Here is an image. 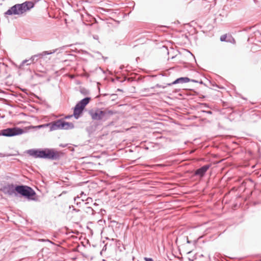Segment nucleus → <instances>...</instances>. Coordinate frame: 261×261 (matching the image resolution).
<instances>
[{
	"mask_svg": "<svg viewBox=\"0 0 261 261\" xmlns=\"http://www.w3.org/2000/svg\"><path fill=\"white\" fill-rule=\"evenodd\" d=\"M1 190L5 194L9 195L19 194L21 196L27 198L29 200L36 201L34 197L36 195L34 190L31 187L25 185H14L13 184H8L3 186Z\"/></svg>",
	"mask_w": 261,
	"mask_h": 261,
	"instance_id": "1",
	"label": "nucleus"
},
{
	"mask_svg": "<svg viewBox=\"0 0 261 261\" xmlns=\"http://www.w3.org/2000/svg\"><path fill=\"white\" fill-rule=\"evenodd\" d=\"M28 153L34 158L46 159L51 160H59L62 153L54 149L44 148L32 149L27 151Z\"/></svg>",
	"mask_w": 261,
	"mask_h": 261,
	"instance_id": "2",
	"label": "nucleus"
},
{
	"mask_svg": "<svg viewBox=\"0 0 261 261\" xmlns=\"http://www.w3.org/2000/svg\"><path fill=\"white\" fill-rule=\"evenodd\" d=\"M34 7V4L33 2L26 1L22 4L14 5L5 12L4 14L5 16L12 15H21Z\"/></svg>",
	"mask_w": 261,
	"mask_h": 261,
	"instance_id": "3",
	"label": "nucleus"
},
{
	"mask_svg": "<svg viewBox=\"0 0 261 261\" xmlns=\"http://www.w3.org/2000/svg\"><path fill=\"white\" fill-rule=\"evenodd\" d=\"M114 114V112L113 111L108 109L103 110L97 109L89 111V114L93 120L102 122L108 120Z\"/></svg>",
	"mask_w": 261,
	"mask_h": 261,
	"instance_id": "4",
	"label": "nucleus"
},
{
	"mask_svg": "<svg viewBox=\"0 0 261 261\" xmlns=\"http://www.w3.org/2000/svg\"><path fill=\"white\" fill-rule=\"evenodd\" d=\"M47 125L49 126L50 131L61 129L69 130L74 127L73 123L65 121L64 118L48 123Z\"/></svg>",
	"mask_w": 261,
	"mask_h": 261,
	"instance_id": "5",
	"label": "nucleus"
},
{
	"mask_svg": "<svg viewBox=\"0 0 261 261\" xmlns=\"http://www.w3.org/2000/svg\"><path fill=\"white\" fill-rule=\"evenodd\" d=\"M24 133V130L20 127H9L1 130L0 136L10 137L17 135H21Z\"/></svg>",
	"mask_w": 261,
	"mask_h": 261,
	"instance_id": "6",
	"label": "nucleus"
},
{
	"mask_svg": "<svg viewBox=\"0 0 261 261\" xmlns=\"http://www.w3.org/2000/svg\"><path fill=\"white\" fill-rule=\"evenodd\" d=\"M56 49L53 50V51H44L41 53L32 56L30 59L29 60L30 61V63H27V65H30L31 64L35 63L38 61L39 58H43L44 56L46 55H51L55 53Z\"/></svg>",
	"mask_w": 261,
	"mask_h": 261,
	"instance_id": "7",
	"label": "nucleus"
},
{
	"mask_svg": "<svg viewBox=\"0 0 261 261\" xmlns=\"http://www.w3.org/2000/svg\"><path fill=\"white\" fill-rule=\"evenodd\" d=\"M211 166V164H206L203 166L195 171L194 173L195 175L199 176L200 177H203L208 169L210 168Z\"/></svg>",
	"mask_w": 261,
	"mask_h": 261,
	"instance_id": "8",
	"label": "nucleus"
},
{
	"mask_svg": "<svg viewBox=\"0 0 261 261\" xmlns=\"http://www.w3.org/2000/svg\"><path fill=\"white\" fill-rule=\"evenodd\" d=\"M191 81V79L187 77H181L177 79L176 80H175L174 82H173L172 83L168 84V86H171L172 85H175L177 84H183V83H186Z\"/></svg>",
	"mask_w": 261,
	"mask_h": 261,
	"instance_id": "9",
	"label": "nucleus"
},
{
	"mask_svg": "<svg viewBox=\"0 0 261 261\" xmlns=\"http://www.w3.org/2000/svg\"><path fill=\"white\" fill-rule=\"evenodd\" d=\"M83 110L84 109L76 103L73 110V116L74 118L77 119L80 117V115L83 113Z\"/></svg>",
	"mask_w": 261,
	"mask_h": 261,
	"instance_id": "10",
	"label": "nucleus"
},
{
	"mask_svg": "<svg viewBox=\"0 0 261 261\" xmlns=\"http://www.w3.org/2000/svg\"><path fill=\"white\" fill-rule=\"evenodd\" d=\"M91 97H86L79 101L77 104L84 109L85 107L89 103Z\"/></svg>",
	"mask_w": 261,
	"mask_h": 261,
	"instance_id": "11",
	"label": "nucleus"
},
{
	"mask_svg": "<svg viewBox=\"0 0 261 261\" xmlns=\"http://www.w3.org/2000/svg\"><path fill=\"white\" fill-rule=\"evenodd\" d=\"M7 68L6 64L0 62V76H4L7 73Z\"/></svg>",
	"mask_w": 261,
	"mask_h": 261,
	"instance_id": "12",
	"label": "nucleus"
},
{
	"mask_svg": "<svg viewBox=\"0 0 261 261\" xmlns=\"http://www.w3.org/2000/svg\"><path fill=\"white\" fill-rule=\"evenodd\" d=\"M28 62H30L29 59H28V60H27V59H26V60H23V61L21 63V64H20L18 66H17V67H18L19 69H23V66H24V65L25 64H26L27 65V63H28Z\"/></svg>",
	"mask_w": 261,
	"mask_h": 261,
	"instance_id": "13",
	"label": "nucleus"
},
{
	"mask_svg": "<svg viewBox=\"0 0 261 261\" xmlns=\"http://www.w3.org/2000/svg\"><path fill=\"white\" fill-rule=\"evenodd\" d=\"M80 92L84 95L89 94V91L85 88H81L80 89Z\"/></svg>",
	"mask_w": 261,
	"mask_h": 261,
	"instance_id": "14",
	"label": "nucleus"
},
{
	"mask_svg": "<svg viewBox=\"0 0 261 261\" xmlns=\"http://www.w3.org/2000/svg\"><path fill=\"white\" fill-rule=\"evenodd\" d=\"M87 213H91L92 215H94V211L93 209L91 207H87Z\"/></svg>",
	"mask_w": 261,
	"mask_h": 261,
	"instance_id": "15",
	"label": "nucleus"
},
{
	"mask_svg": "<svg viewBox=\"0 0 261 261\" xmlns=\"http://www.w3.org/2000/svg\"><path fill=\"white\" fill-rule=\"evenodd\" d=\"M226 38H227V35H223L221 36L220 40L221 41H226Z\"/></svg>",
	"mask_w": 261,
	"mask_h": 261,
	"instance_id": "16",
	"label": "nucleus"
},
{
	"mask_svg": "<svg viewBox=\"0 0 261 261\" xmlns=\"http://www.w3.org/2000/svg\"><path fill=\"white\" fill-rule=\"evenodd\" d=\"M155 87L165 88L166 87V86H162V85H159V84H156L154 87H151V89H153V88H154Z\"/></svg>",
	"mask_w": 261,
	"mask_h": 261,
	"instance_id": "17",
	"label": "nucleus"
},
{
	"mask_svg": "<svg viewBox=\"0 0 261 261\" xmlns=\"http://www.w3.org/2000/svg\"><path fill=\"white\" fill-rule=\"evenodd\" d=\"M49 127V125H47V123H46V124H42V125H38L37 126V127H38V128H43V127Z\"/></svg>",
	"mask_w": 261,
	"mask_h": 261,
	"instance_id": "18",
	"label": "nucleus"
},
{
	"mask_svg": "<svg viewBox=\"0 0 261 261\" xmlns=\"http://www.w3.org/2000/svg\"><path fill=\"white\" fill-rule=\"evenodd\" d=\"M201 112L202 113H206L207 114H212V113H213L212 111H211L202 110Z\"/></svg>",
	"mask_w": 261,
	"mask_h": 261,
	"instance_id": "19",
	"label": "nucleus"
},
{
	"mask_svg": "<svg viewBox=\"0 0 261 261\" xmlns=\"http://www.w3.org/2000/svg\"><path fill=\"white\" fill-rule=\"evenodd\" d=\"M144 260L145 261H154L152 258L145 257Z\"/></svg>",
	"mask_w": 261,
	"mask_h": 261,
	"instance_id": "20",
	"label": "nucleus"
},
{
	"mask_svg": "<svg viewBox=\"0 0 261 261\" xmlns=\"http://www.w3.org/2000/svg\"><path fill=\"white\" fill-rule=\"evenodd\" d=\"M8 156H10V155L9 154H3L2 153H0V158Z\"/></svg>",
	"mask_w": 261,
	"mask_h": 261,
	"instance_id": "21",
	"label": "nucleus"
},
{
	"mask_svg": "<svg viewBox=\"0 0 261 261\" xmlns=\"http://www.w3.org/2000/svg\"><path fill=\"white\" fill-rule=\"evenodd\" d=\"M72 208H73V211H75V212H79V211H80V210L74 208V207H73V206H72Z\"/></svg>",
	"mask_w": 261,
	"mask_h": 261,
	"instance_id": "22",
	"label": "nucleus"
},
{
	"mask_svg": "<svg viewBox=\"0 0 261 261\" xmlns=\"http://www.w3.org/2000/svg\"><path fill=\"white\" fill-rule=\"evenodd\" d=\"M190 81L194 82V83H198V80H191Z\"/></svg>",
	"mask_w": 261,
	"mask_h": 261,
	"instance_id": "23",
	"label": "nucleus"
},
{
	"mask_svg": "<svg viewBox=\"0 0 261 261\" xmlns=\"http://www.w3.org/2000/svg\"><path fill=\"white\" fill-rule=\"evenodd\" d=\"M66 146H67V144H64V145L61 144V145H60V146H61V147H66Z\"/></svg>",
	"mask_w": 261,
	"mask_h": 261,
	"instance_id": "24",
	"label": "nucleus"
},
{
	"mask_svg": "<svg viewBox=\"0 0 261 261\" xmlns=\"http://www.w3.org/2000/svg\"><path fill=\"white\" fill-rule=\"evenodd\" d=\"M198 83H199L200 84H203V82L202 81L200 80V81H198Z\"/></svg>",
	"mask_w": 261,
	"mask_h": 261,
	"instance_id": "25",
	"label": "nucleus"
},
{
	"mask_svg": "<svg viewBox=\"0 0 261 261\" xmlns=\"http://www.w3.org/2000/svg\"><path fill=\"white\" fill-rule=\"evenodd\" d=\"M71 116H66V117H65V118H66V119H69V118H70Z\"/></svg>",
	"mask_w": 261,
	"mask_h": 261,
	"instance_id": "26",
	"label": "nucleus"
},
{
	"mask_svg": "<svg viewBox=\"0 0 261 261\" xmlns=\"http://www.w3.org/2000/svg\"><path fill=\"white\" fill-rule=\"evenodd\" d=\"M78 198H79V197L78 196H77V197H74V201H76V199H78Z\"/></svg>",
	"mask_w": 261,
	"mask_h": 261,
	"instance_id": "27",
	"label": "nucleus"
},
{
	"mask_svg": "<svg viewBox=\"0 0 261 261\" xmlns=\"http://www.w3.org/2000/svg\"><path fill=\"white\" fill-rule=\"evenodd\" d=\"M97 37H98L97 36H96V37H95V36H94V39H96L97 38Z\"/></svg>",
	"mask_w": 261,
	"mask_h": 261,
	"instance_id": "28",
	"label": "nucleus"
},
{
	"mask_svg": "<svg viewBox=\"0 0 261 261\" xmlns=\"http://www.w3.org/2000/svg\"><path fill=\"white\" fill-rule=\"evenodd\" d=\"M81 195H84V192H82Z\"/></svg>",
	"mask_w": 261,
	"mask_h": 261,
	"instance_id": "29",
	"label": "nucleus"
},
{
	"mask_svg": "<svg viewBox=\"0 0 261 261\" xmlns=\"http://www.w3.org/2000/svg\"><path fill=\"white\" fill-rule=\"evenodd\" d=\"M204 105L205 106H207V104H206V103H204Z\"/></svg>",
	"mask_w": 261,
	"mask_h": 261,
	"instance_id": "30",
	"label": "nucleus"
},
{
	"mask_svg": "<svg viewBox=\"0 0 261 261\" xmlns=\"http://www.w3.org/2000/svg\"><path fill=\"white\" fill-rule=\"evenodd\" d=\"M69 208H72V206L71 207V206H69Z\"/></svg>",
	"mask_w": 261,
	"mask_h": 261,
	"instance_id": "31",
	"label": "nucleus"
},
{
	"mask_svg": "<svg viewBox=\"0 0 261 261\" xmlns=\"http://www.w3.org/2000/svg\"><path fill=\"white\" fill-rule=\"evenodd\" d=\"M69 208H72V206L71 207V206H69Z\"/></svg>",
	"mask_w": 261,
	"mask_h": 261,
	"instance_id": "32",
	"label": "nucleus"
},
{
	"mask_svg": "<svg viewBox=\"0 0 261 261\" xmlns=\"http://www.w3.org/2000/svg\"><path fill=\"white\" fill-rule=\"evenodd\" d=\"M187 242H188V243H190V242H189V240H188V241H187Z\"/></svg>",
	"mask_w": 261,
	"mask_h": 261,
	"instance_id": "33",
	"label": "nucleus"
}]
</instances>
